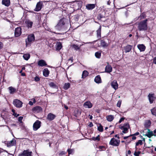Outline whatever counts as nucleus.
Instances as JSON below:
<instances>
[{"instance_id":"obj_1","label":"nucleus","mask_w":156,"mask_h":156,"mask_svg":"<svg viewBox=\"0 0 156 156\" xmlns=\"http://www.w3.org/2000/svg\"><path fill=\"white\" fill-rule=\"evenodd\" d=\"M69 20L68 19L63 18L60 19L57 24L55 26L56 29L58 30H60L64 27L65 25L67 26L69 25Z\"/></svg>"},{"instance_id":"obj_2","label":"nucleus","mask_w":156,"mask_h":156,"mask_svg":"<svg viewBox=\"0 0 156 156\" xmlns=\"http://www.w3.org/2000/svg\"><path fill=\"white\" fill-rule=\"evenodd\" d=\"M147 21L148 20L146 19L139 23L138 28L140 31H145L147 30Z\"/></svg>"},{"instance_id":"obj_3","label":"nucleus","mask_w":156,"mask_h":156,"mask_svg":"<svg viewBox=\"0 0 156 156\" xmlns=\"http://www.w3.org/2000/svg\"><path fill=\"white\" fill-rule=\"evenodd\" d=\"M35 40V36L34 34H31L28 35L27 38L25 40L26 46L30 44Z\"/></svg>"},{"instance_id":"obj_4","label":"nucleus","mask_w":156,"mask_h":156,"mask_svg":"<svg viewBox=\"0 0 156 156\" xmlns=\"http://www.w3.org/2000/svg\"><path fill=\"white\" fill-rule=\"evenodd\" d=\"M120 143L119 140H117L113 137L111 139L109 144L114 146L117 147L119 145Z\"/></svg>"},{"instance_id":"obj_5","label":"nucleus","mask_w":156,"mask_h":156,"mask_svg":"<svg viewBox=\"0 0 156 156\" xmlns=\"http://www.w3.org/2000/svg\"><path fill=\"white\" fill-rule=\"evenodd\" d=\"M5 144L8 147H11L16 145V141L15 139L13 138L11 141H5Z\"/></svg>"},{"instance_id":"obj_6","label":"nucleus","mask_w":156,"mask_h":156,"mask_svg":"<svg viewBox=\"0 0 156 156\" xmlns=\"http://www.w3.org/2000/svg\"><path fill=\"white\" fill-rule=\"evenodd\" d=\"M13 104L17 108H20L22 106L23 103L18 99H16L14 100Z\"/></svg>"},{"instance_id":"obj_7","label":"nucleus","mask_w":156,"mask_h":156,"mask_svg":"<svg viewBox=\"0 0 156 156\" xmlns=\"http://www.w3.org/2000/svg\"><path fill=\"white\" fill-rule=\"evenodd\" d=\"M32 151H29V150H24L23 152L19 154L18 156H32Z\"/></svg>"},{"instance_id":"obj_8","label":"nucleus","mask_w":156,"mask_h":156,"mask_svg":"<svg viewBox=\"0 0 156 156\" xmlns=\"http://www.w3.org/2000/svg\"><path fill=\"white\" fill-rule=\"evenodd\" d=\"M41 122L38 120H37L34 124L33 125V129L34 131L37 130L41 127Z\"/></svg>"},{"instance_id":"obj_9","label":"nucleus","mask_w":156,"mask_h":156,"mask_svg":"<svg viewBox=\"0 0 156 156\" xmlns=\"http://www.w3.org/2000/svg\"><path fill=\"white\" fill-rule=\"evenodd\" d=\"M105 17V12L104 11H100L97 16V18L99 20H100L101 21H105V20H103V19Z\"/></svg>"},{"instance_id":"obj_10","label":"nucleus","mask_w":156,"mask_h":156,"mask_svg":"<svg viewBox=\"0 0 156 156\" xmlns=\"http://www.w3.org/2000/svg\"><path fill=\"white\" fill-rule=\"evenodd\" d=\"M148 99L150 103L151 104L153 103L154 101L156 98V97L154 96V94H149L148 96Z\"/></svg>"},{"instance_id":"obj_11","label":"nucleus","mask_w":156,"mask_h":156,"mask_svg":"<svg viewBox=\"0 0 156 156\" xmlns=\"http://www.w3.org/2000/svg\"><path fill=\"white\" fill-rule=\"evenodd\" d=\"M43 5V3L42 2H39L37 3L36 5V8L34 10L37 12L40 11Z\"/></svg>"},{"instance_id":"obj_12","label":"nucleus","mask_w":156,"mask_h":156,"mask_svg":"<svg viewBox=\"0 0 156 156\" xmlns=\"http://www.w3.org/2000/svg\"><path fill=\"white\" fill-rule=\"evenodd\" d=\"M21 30L22 29L20 27H17L15 29V36L16 37H18L21 35L22 33Z\"/></svg>"},{"instance_id":"obj_13","label":"nucleus","mask_w":156,"mask_h":156,"mask_svg":"<svg viewBox=\"0 0 156 156\" xmlns=\"http://www.w3.org/2000/svg\"><path fill=\"white\" fill-rule=\"evenodd\" d=\"M32 111L34 113H39L42 111V109L40 106H36L32 108Z\"/></svg>"},{"instance_id":"obj_14","label":"nucleus","mask_w":156,"mask_h":156,"mask_svg":"<svg viewBox=\"0 0 156 156\" xmlns=\"http://www.w3.org/2000/svg\"><path fill=\"white\" fill-rule=\"evenodd\" d=\"M96 4H87L86 5V8L89 10H91L95 7Z\"/></svg>"},{"instance_id":"obj_15","label":"nucleus","mask_w":156,"mask_h":156,"mask_svg":"<svg viewBox=\"0 0 156 156\" xmlns=\"http://www.w3.org/2000/svg\"><path fill=\"white\" fill-rule=\"evenodd\" d=\"M38 65L40 66L43 67L47 65L46 62L44 60H39L37 62Z\"/></svg>"},{"instance_id":"obj_16","label":"nucleus","mask_w":156,"mask_h":156,"mask_svg":"<svg viewBox=\"0 0 156 156\" xmlns=\"http://www.w3.org/2000/svg\"><path fill=\"white\" fill-rule=\"evenodd\" d=\"M83 106L85 108H91L93 106V105L90 101H88L84 103Z\"/></svg>"},{"instance_id":"obj_17","label":"nucleus","mask_w":156,"mask_h":156,"mask_svg":"<svg viewBox=\"0 0 156 156\" xmlns=\"http://www.w3.org/2000/svg\"><path fill=\"white\" fill-rule=\"evenodd\" d=\"M101 26H100L99 28L96 31L97 37L98 39H99L101 38Z\"/></svg>"},{"instance_id":"obj_18","label":"nucleus","mask_w":156,"mask_h":156,"mask_svg":"<svg viewBox=\"0 0 156 156\" xmlns=\"http://www.w3.org/2000/svg\"><path fill=\"white\" fill-rule=\"evenodd\" d=\"M56 117V116L53 114L50 113H49L47 116V119L49 121L53 120Z\"/></svg>"},{"instance_id":"obj_19","label":"nucleus","mask_w":156,"mask_h":156,"mask_svg":"<svg viewBox=\"0 0 156 156\" xmlns=\"http://www.w3.org/2000/svg\"><path fill=\"white\" fill-rule=\"evenodd\" d=\"M147 130L148 131V133L145 134V136H147L149 138L152 136H156V134L153 133L152 131H151L150 129H148Z\"/></svg>"},{"instance_id":"obj_20","label":"nucleus","mask_w":156,"mask_h":156,"mask_svg":"<svg viewBox=\"0 0 156 156\" xmlns=\"http://www.w3.org/2000/svg\"><path fill=\"white\" fill-rule=\"evenodd\" d=\"M94 81L97 83L99 84L101 83L102 80L99 75L97 76L94 79Z\"/></svg>"},{"instance_id":"obj_21","label":"nucleus","mask_w":156,"mask_h":156,"mask_svg":"<svg viewBox=\"0 0 156 156\" xmlns=\"http://www.w3.org/2000/svg\"><path fill=\"white\" fill-rule=\"evenodd\" d=\"M137 47L140 51H144L146 49L145 46L143 44H138Z\"/></svg>"},{"instance_id":"obj_22","label":"nucleus","mask_w":156,"mask_h":156,"mask_svg":"<svg viewBox=\"0 0 156 156\" xmlns=\"http://www.w3.org/2000/svg\"><path fill=\"white\" fill-rule=\"evenodd\" d=\"M133 46L130 45H127L124 47V49L126 53L129 52L131 50Z\"/></svg>"},{"instance_id":"obj_23","label":"nucleus","mask_w":156,"mask_h":156,"mask_svg":"<svg viewBox=\"0 0 156 156\" xmlns=\"http://www.w3.org/2000/svg\"><path fill=\"white\" fill-rule=\"evenodd\" d=\"M112 67L111 65H108L105 68V72L107 73H110L112 71Z\"/></svg>"},{"instance_id":"obj_24","label":"nucleus","mask_w":156,"mask_h":156,"mask_svg":"<svg viewBox=\"0 0 156 156\" xmlns=\"http://www.w3.org/2000/svg\"><path fill=\"white\" fill-rule=\"evenodd\" d=\"M43 75L45 77H48L50 73V71L48 68H45L43 71Z\"/></svg>"},{"instance_id":"obj_25","label":"nucleus","mask_w":156,"mask_h":156,"mask_svg":"<svg viewBox=\"0 0 156 156\" xmlns=\"http://www.w3.org/2000/svg\"><path fill=\"white\" fill-rule=\"evenodd\" d=\"M111 86L115 90L118 89V85L116 81L114 80L111 83Z\"/></svg>"},{"instance_id":"obj_26","label":"nucleus","mask_w":156,"mask_h":156,"mask_svg":"<svg viewBox=\"0 0 156 156\" xmlns=\"http://www.w3.org/2000/svg\"><path fill=\"white\" fill-rule=\"evenodd\" d=\"M25 23L27 24V27L28 28H31L32 27L33 23L29 20H27L25 21Z\"/></svg>"},{"instance_id":"obj_27","label":"nucleus","mask_w":156,"mask_h":156,"mask_svg":"<svg viewBox=\"0 0 156 156\" xmlns=\"http://www.w3.org/2000/svg\"><path fill=\"white\" fill-rule=\"evenodd\" d=\"M10 0H2V4L7 7L10 5Z\"/></svg>"},{"instance_id":"obj_28","label":"nucleus","mask_w":156,"mask_h":156,"mask_svg":"<svg viewBox=\"0 0 156 156\" xmlns=\"http://www.w3.org/2000/svg\"><path fill=\"white\" fill-rule=\"evenodd\" d=\"M62 47V44L60 42H58L56 43V50L59 51Z\"/></svg>"},{"instance_id":"obj_29","label":"nucleus","mask_w":156,"mask_h":156,"mask_svg":"<svg viewBox=\"0 0 156 156\" xmlns=\"http://www.w3.org/2000/svg\"><path fill=\"white\" fill-rule=\"evenodd\" d=\"M89 74V73L87 70H84L83 71L82 76V78L83 79H84Z\"/></svg>"},{"instance_id":"obj_30","label":"nucleus","mask_w":156,"mask_h":156,"mask_svg":"<svg viewBox=\"0 0 156 156\" xmlns=\"http://www.w3.org/2000/svg\"><path fill=\"white\" fill-rule=\"evenodd\" d=\"M8 89L9 90V93L10 94H13L16 91V89L12 87H9Z\"/></svg>"},{"instance_id":"obj_31","label":"nucleus","mask_w":156,"mask_h":156,"mask_svg":"<svg viewBox=\"0 0 156 156\" xmlns=\"http://www.w3.org/2000/svg\"><path fill=\"white\" fill-rule=\"evenodd\" d=\"M101 51H99L96 52L95 55L96 57L98 58H100L101 56Z\"/></svg>"},{"instance_id":"obj_32","label":"nucleus","mask_w":156,"mask_h":156,"mask_svg":"<svg viewBox=\"0 0 156 156\" xmlns=\"http://www.w3.org/2000/svg\"><path fill=\"white\" fill-rule=\"evenodd\" d=\"M70 87V84L69 83H66L63 87V88L65 90H67Z\"/></svg>"},{"instance_id":"obj_33","label":"nucleus","mask_w":156,"mask_h":156,"mask_svg":"<svg viewBox=\"0 0 156 156\" xmlns=\"http://www.w3.org/2000/svg\"><path fill=\"white\" fill-rule=\"evenodd\" d=\"M106 119L109 122L112 121L114 119V117L113 115H110L107 116Z\"/></svg>"},{"instance_id":"obj_34","label":"nucleus","mask_w":156,"mask_h":156,"mask_svg":"<svg viewBox=\"0 0 156 156\" xmlns=\"http://www.w3.org/2000/svg\"><path fill=\"white\" fill-rule=\"evenodd\" d=\"M23 57L25 60H28L30 57V55L29 54H24L23 55Z\"/></svg>"},{"instance_id":"obj_35","label":"nucleus","mask_w":156,"mask_h":156,"mask_svg":"<svg viewBox=\"0 0 156 156\" xmlns=\"http://www.w3.org/2000/svg\"><path fill=\"white\" fill-rule=\"evenodd\" d=\"M151 122L150 120L147 121L144 124L145 127L146 128H148L151 126Z\"/></svg>"},{"instance_id":"obj_36","label":"nucleus","mask_w":156,"mask_h":156,"mask_svg":"<svg viewBox=\"0 0 156 156\" xmlns=\"http://www.w3.org/2000/svg\"><path fill=\"white\" fill-rule=\"evenodd\" d=\"M101 45L103 47H107L108 46V44L104 40H101Z\"/></svg>"},{"instance_id":"obj_37","label":"nucleus","mask_w":156,"mask_h":156,"mask_svg":"<svg viewBox=\"0 0 156 156\" xmlns=\"http://www.w3.org/2000/svg\"><path fill=\"white\" fill-rule=\"evenodd\" d=\"M50 86L54 88L58 89V86L54 82H51L49 83Z\"/></svg>"},{"instance_id":"obj_38","label":"nucleus","mask_w":156,"mask_h":156,"mask_svg":"<svg viewBox=\"0 0 156 156\" xmlns=\"http://www.w3.org/2000/svg\"><path fill=\"white\" fill-rule=\"evenodd\" d=\"M146 17V16L144 12L141 13L140 16V20H142L145 18Z\"/></svg>"},{"instance_id":"obj_39","label":"nucleus","mask_w":156,"mask_h":156,"mask_svg":"<svg viewBox=\"0 0 156 156\" xmlns=\"http://www.w3.org/2000/svg\"><path fill=\"white\" fill-rule=\"evenodd\" d=\"M98 130L100 132H102L103 131V129L102 126L101 124H99V126L98 127Z\"/></svg>"},{"instance_id":"obj_40","label":"nucleus","mask_w":156,"mask_h":156,"mask_svg":"<svg viewBox=\"0 0 156 156\" xmlns=\"http://www.w3.org/2000/svg\"><path fill=\"white\" fill-rule=\"evenodd\" d=\"M152 114L156 116V108H154L151 110Z\"/></svg>"},{"instance_id":"obj_41","label":"nucleus","mask_w":156,"mask_h":156,"mask_svg":"<svg viewBox=\"0 0 156 156\" xmlns=\"http://www.w3.org/2000/svg\"><path fill=\"white\" fill-rule=\"evenodd\" d=\"M72 47L76 50H79L80 49V47L77 44H73L72 45Z\"/></svg>"},{"instance_id":"obj_42","label":"nucleus","mask_w":156,"mask_h":156,"mask_svg":"<svg viewBox=\"0 0 156 156\" xmlns=\"http://www.w3.org/2000/svg\"><path fill=\"white\" fill-rule=\"evenodd\" d=\"M12 112L13 113L12 115H13L15 117H17L19 116V114H17L16 113L14 109H12Z\"/></svg>"},{"instance_id":"obj_43","label":"nucleus","mask_w":156,"mask_h":156,"mask_svg":"<svg viewBox=\"0 0 156 156\" xmlns=\"http://www.w3.org/2000/svg\"><path fill=\"white\" fill-rule=\"evenodd\" d=\"M92 140L94 141H99L100 140V135H98L96 137H93L92 138Z\"/></svg>"},{"instance_id":"obj_44","label":"nucleus","mask_w":156,"mask_h":156,"mask_svg":"<svg viewBox=\"0 0 156 156\" xmlns=\"http://www.w3.org/2000/svg\"><path fill=\"white\" fill-rule=\"evenodd\" d=\"M139 144H140V145H142L143 144V142L142 140H138V142L136 143V146H138Z\"/></svg>"},{"instance_id":"obj_45","label":"nucleus","mask_w":156,"mask_h":156,"mask_svg":"<svg viewBox=\"0 0 156 156\" xmlns=\"http://www.w3.org/2000/svg\"><path fill=\"white\" fill-rule=\"evenodd\" d=\"M98 148L101 151H105L106 149V148L105 147L103 146H99Z\"/></svg>"},{"instance_id":"obj_46","label":"nucleus","mask_w":156,"mask_h":156,"mask_svg":"<svg viewBox=\"0 0 156 156\" xmlns=\"http://www.w3.org/2000/svg\"><path fill=\"white\" fill-rule=\"evenodd\" d=\"M129 128L125 127V128H124V129H123V130L122 131L123 133H127L128 131V129Z\"/></svg>"},{"instance_id":"obj_47","label":"nucleus","mask_w":156,"mask_h":156,"mask_svg":"<svg viewBox=\"0 0 156 156\" xmlns=\"http://www.w3.org/2000/svg\"><path fill=\"white\" fill-rule=\"evenodd\" d=\"M122 103V100H119L118 101L117 104V106L119 107H120Z\"/></svg>"},{"instance_id":"obj_48","label":"nucleus","mask_w":156,"mask_h":156,"mask_svg":"<svg viewBox=\"0 0 156 156\" xmlns=\"http://www.w3.org/2000/svg\"><path fill=\"white\" fill-rule=\"evenodd\" d=\"M67 151L69 155L72 154V153L73 151V150L72 149H68L67 150Z\"/></svg>"},{"instance_id":"obj_49","label":"nucleus","mask_w":156,"mask_h":156,"mask_svg":"<svg viewBox=\"0 0 156 156\" xmlns=\"http://www.w3.org/2000/svg\"><path fill=\"white\" fill-rule=\"evenodd\" d=\"M7 153V154H9V153H8L7 151H6V150H4V151L3 152H1V153H0V154L1 155H5V154H6Z\"/></svg>"},{"instance_id":"obj_50","label":"nucleus","mask_w":156,"mask_h":156,"mask_svg":"<svg viewBox=\"0 0 156 156\" xmlns=\"http://www.w3.org/2000/svg\"><path fill=\"white\" fill-rule=\"evenodd\" d=\"M34 80L36 82H38L40 80V79L39 76H36L34 78Z\"/></svg>"},{"instance_id":"obj_51","label":"nucleus","mask_w":156,"mask_h":156,"mask_svg":"<svg viewBox=\"0 0 156 156\" xmlns=\"http://www.w3.org/2000/svg\"><path fill=\"white\" fill-rule=\"evenodd\" d=\"M140 152L138 151V152L135 151L134 153V155L135 156H139L140 154Z\"/></svg>"},{"instance_id":"obj_52","label":"nucleus","mask_w":156,"mask_h":156,"mask_svg":"<svg viewBox=\"0 0 156 156\" xmlns=\"http://www.w3.org/2000/svg\"><path fill=\"white\" fill-rule=\"evenodd\" d=\"M23 117L22 116H20L19 117L18 120L20 123L22 122V119H23Z\"/></svg>"},{"instance_id":"obj_53","label":"nucleus","mask_w":156,"mask_h":156,"mask_svg":"<svg viewBox=\"0 0 156 156\" xmlns=\"http://www.w3.org/2000/svg\"><path fill=\"white\" fill-rule=\"evenodd\" d=\"M123 126L124 127L129 128L130 126L128 123H126L124 124Z\"/></svg>"},{"instance_id":"obj_54","label":"nucleus","mask_w":156,"mask_h":156,"mask_svg":"<svg viewBox=\"0 0 156 156\" xmlns=\"http://www.w3.org/2000/svg\"><path fill=\"white\" fill-rule=\"evenodd\" d=\"M139 134V133L138 132H136V133L132 134H130V136H137Z\"/></svg>"},{"instance_id":"obj_55","label":"nucleus","mask_w":156,"mask_h":156,"mask_svg":"<svg viewBox=\"0 0 156 156\" xmlns=\"http://www.w3.org/2000/svg\"><path fill=\"white\" fill-rule=\"evenodd\" d=\"M125 118L124 117H122L121 118V119H120L119 120V123H121L122 121H123L124 119H125Z\"/></svg>"},{"instance_id":"obj_56","label":"nucleus","mask_w":156,"mask_h":156,"mask_svg":"<svg viewBox=\"0 0 156 156\" xmlns=\"http://www.w3.org/2000/svg\"><path fill=\"white\" fill-rule=\"evenodd\" d=\"M3 47V43L0 41V49H2Z\"/></svg>"},{"instance_id":"obj_57","label":"nucleus","mask_w":156,"mask_h":156,"mask_svg":"<svg viewBox=\"0 0 156 156\" xmlns=\"http://www.w3.org/2000/svg\"><path fill=\"white\" fill-rule=\"evenodd\" d=\"M66 152L64 151H62L59 153V155H63L65 154Z\"/></svg>"},{"instance_id":"obj_58","label":"nucleus","mask_w":156,"mask_h":156,"mask_svg":"<svg viewBox=\"0 0 156 156\" xmlns=\"http://www.w3.org/2000/svg\"><path fill=\"white\" fill-rule=\"evenodd\" d=\"M153 63L156 64V57H154L153 59Z\"/></svg>"},{"instance_id":"obj_59","label":"nucleus","mask_w":156,"mask_h":156,"mask_svg":"<svg viewBox=\"0 0 156 156\" xmlns=\"http://www.w3.org/2000/svg\"><path fill=\"white\" fill-rule=\"evenodd\" d=\"M73 57H71L70 58H69L68 60L69 61H71V62H72L73 61Z\"/></svg>"},{"instance_id":"obj_60","label":"nucleus","mask_w":156,"mask_h":156,"mask_svg":"<svg viewBox=\"0 0 156 156\" xmlns=\"http://www.w3.org/2000/svg\"><path fill=\"white\" fill-rule=\"evenodd\" d=\"M89 126L90 127H91L93 126V124L92 122H90V123L89 124Z\"/></svg>"},{"instance_id":"obj_61","label":"nucleus","mask_w":156,"mask_h":156,"mask_svg":"<svg viewBox=\"0 0 156 156\" xmlns=\"http://www.w3.org/2000/svg\"><path fill=\"white\" fill-rule=\"evenodd\" d=\"M29 104L30 105H33V103L31 101H30L29 102Z\"/></svg>"},{"instance_id":"obj_62","label":"nucleus","mask_w":156,"mask_h":156,"mask_svg":"<svg viewBox=\"0 0 156 156\" xmlns=\"http://www.w3.org/2000/svg\"><path fill=\"white\" fill-rule=\"evenodd\" d=\"M114 136L115 137L117 138L118 139H119L120 138V137L118 135L116 134Z\"/></svg>"},{"instance_id":"obj_63","label":"nucleus","mask_w":156,"mask_h":156,"mask_svg":"<svg viewBox=\"0 0 156 156\" xmlns=\"http://www.w3.org/2000/svg\"><path fill=\"white\" fill-rule=\"evenodd\" d=\"M132 140H136V137L135 136H132Z\"/></svg>"},{"instance_id":"obj_64","label":"nucleus","mask_w":156,"mask_h":156,"mask_svg":"<svg viewBox=\"0 0 156 156\" xmlns=\"http://www.w3.org/2000/svg\"><path fill=\"white\" fill-rule=\"evenodd\" d=\"M130 135L128 136H124L123 137V139L124 140H126L127 139V138H128L129 137H130Z\"/></svg>"}]
</instances>
